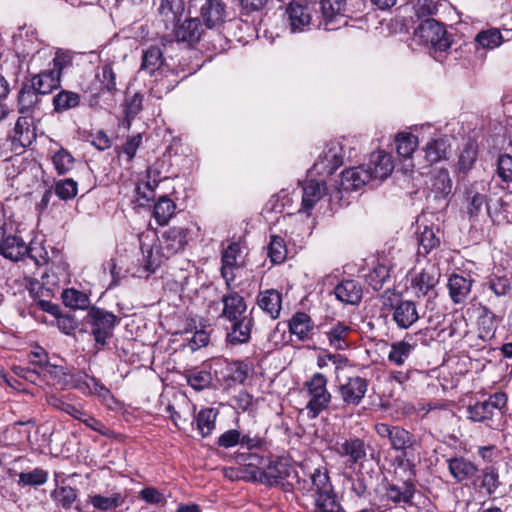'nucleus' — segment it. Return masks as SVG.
I'll return each instance as SVG.
<instances>
[{"mask_svg":"<svg viewBox=\"0 0 512 512\" xmlns=\"http://www.w3.org/2000/svg\"><path fill=\"white\" fill-rule=\"evenodd\" d=\"M249 466L256 468L254 477L260 483L267 486L280 487L284 492H292L295 484L298 489H306V481L301 482L297 469L292 460L285 456H272L270 452L267 455L248 456Z\"/></svg>","mask_w":512,"mask_h":512,"instance_id":"1","label":"nucleus"},{"mask_svg":"<svg viewBox=\"0 0 512 512\" xmlns=\"http://www.w3.org/2000/svg\"><path fill=\"white\" fill-rule=\"evenodd\" d=\"M374 431L380 439H387L390 448L397 454L393 465L410 476H416V465L420 460L421 440L417 436L399 425H390L379 422L374 425Z\"/></svg>","mask_w":512,"mask_h":512,"instance_id":"2","label":"nucleus"},{"mask_svg":"<svg viewBox=\"0 0 512 512\" xmlns=\"http://www.w3.org/2000/svg\"><path fill=\"white\" fill-rule=\"evenodd\" d=\"M192 225L193 223L190 221L185 225H174L163 231L156 256H154L152 248L144 256L145 270L153 273L161 265L162 258L169 259L171 256L184 251L191 239Z\"/></svg>","mask_w":512,"mask_h":512,"instance_id":"3","label":"nucleus"},{"mask_svg":"<svg viewBox=\"0 0 512 512\" xmlns=\"http://www.w3.org/2000/svg\"><path fill=\"white\" fill-rule=\"evenodd\" d=\"M121 318L111 311L92 305L83 318V327L93 337L98 349H103L114 336Z\"/></svg>","mask_w":512,"mask_h":512,"instance_id":"4","label":"nucleus"},{"mask_svg":"<svg viewBox=\"0 0 512 512\" xmlns=\"http://www.w3.org/2000/svg\"><path fill=\"white\" fill-rule=\"evenodd\" d=\"M508 396L503 391L495 392L483 401H476L467 406V418L481 423L490 429H496L507 410Z\"/></svg>","mask_w":512,"mask_h":512,"instance_id":"5","label":"nucleus"},{"mask_svg":"<svg viewBox=\"0 0 512 512\" xmlns=\"http://www.w3.org/2000/svg\"><path fill=\"white\" fill-rule=\"evenodd\" d=\"M364 0H321L320 11L326 24L345 18L343 24L348 25L349 20L359 23L367 22V14H363Z\"/></svg>","mask_w":512,"mask_h":512,"instance_id":"6","label":"nucleus"},{"mask_svg":"<svg viewBox=\"0 0 512 512\" xmlns=\"http://www.w3.org/2000/svg\"><path fill=\"white\" fill-rule=\"evenodd\" d=\"M383 310L400 330L411 328L420 319L416 302L405 299L401 293L388 296L383 302Z\"/></svg>","mask_w":512,"mask_h":512,"instance_id":"7","label":"nucleus"},{"mask_svg":"<svg viewBox=\"0 0 512 512\" xmlns=\"http://www.w3.org/2000/svg\"><path fill=\"white\" fill-rule=\"evenodd\" d=\"M328 378L320 373H314L304 384L309 396L306 410L309 418H317L323 411L328 409L332 395L327 389Z\"/></svg>","mask_w":512,"mask_h":512,"instance_id":"8","label":"nucleus"},{"mask_svg":"<svg viewBox=\"0 0 512 512\" xmlns=\"http://www.w3.org/2000/svg\"><path fill=\"white\" fill-rule=\"evenodd\" d=\"M487 189L484 182H474L465 190L466 212L469 219H477L482 213L483 208L486 209L488 216L494 224L508 222L506 216L500 215L497 211H493L488 203Z\"/></svg>","mask_w":512,"mask_h":512,"instance_id":"9","label":"nucleus"},{"mask_svg":"<svg viewBox=\"0 0 512 512\" xmlns=\"http://www.w3.org/2000/svg\"><path fill=\"white\" fill-rule=\"evenodd\" d=\"M414 34L436 52L447 51L453 43L452 35L447 32L446 27L434 18L423 19L415 28Z\"/></svg>","mask_w":512,"mask_h":512,"instance_id":"10","label":"nucleus"},{"mask_svg":"<svg viewBox=\"0 0 512 512\" xmlns=\"http://www.w3.org/2000/svg\"><path fill=\"white\" fill-rule=\"evenodd\" d=\"M465 312L470 318L475 319L479 337H482L484 341H491L495 337L499 319L492 309L474 297Z\"/></svg>","mask_w":512,"mask_h":512,"instance_id":"11","label":"nucleus"},{"mask_svg":"<svg viewBox=\"0 0 512 512\" xmlns=\"http://www.w3.org/2000/svg\"><path fill=\"white\" fill-rule=\"evenodd\" d=\"M337 455L344 460L347 469L362 468L367 460V444L363 438L349 436L337 441L334 447Z\"/></svg>","mask_w":512,"mask_h":512,"instance_id":"12","label":"nucleus"},{"mask_svg":"<svg viewBox=\"0 0 512 512\" xmlns=\"http://www.w3.org/2000/svg\"><path fill=\"white\" fill-rule=\"evenodd\" d=\"M369 380L359 375H352L336 386V393L342 401L343 408L359 406L368 391Z\"/></svg>","mask_w":512,"mask_h":512,"instance_id":"13","label":"nucleus"},{"mask_svg":"<svg viewBox=\"0 0 512 512\" xmlns=\"http://www.w3.org/2000/svg\"><path fill=\"white\" fill-rule=\"evenodd\" d=\"M413 477L414 476L409 475V478L404 480L402 485L386 481L384 484L385 492L379 496V503H375V505L379 508L387 507L390 503H393L395 506L402 504L411 506L416 492V486L412 479Z\"/></svg>","mask_w":512,"mask_h":512,"instance_id":"14","label":"nucleus"},{"mask_svg":"<svg viewBox=\"0 0 512 512\" xmlns=\"http://www.w3.org/2000/svg\"><path fill=\"white\" fill-rule=\"evenodd\" d=\"M4 241L0 245V255L13 262L24 260L26 257L32 259L35 264H39L41 260L34 255L35 246L31 242L29 245L25 243L23 238L17 235L10 228L5 235Z\"/></svg>","mask_w":512,"mask_h":512,"instance_id":"15","label":"nucleus"},{"mask_svg":"<svg viewBox=\"0 0 512 512\" xmlns=\"http://www.w3.org/2000/svg\"><path fill=\"white\" fill-rule=\"evenodd\" d=\"M319 330L325 335L329 346L336 351H344L350 348V335L353 329L349 323L326 318L318 325Z\"/></svg>","mask_w":512,"mask_h":512,"instance_id":"16","label":"nucleus"},{"mask_svg":"<svg viewBox=\"0 0 512 512\" xmlns=\"http://www.w3.org/2000/svg\"><path fill=\"white\" fill-rule=\"evenodd\" d=\"M253 311L254 308L245 316L224 322L228 324L225 326L227 346L236 347L250 342L252 329L255 326Z\"/></svg>","mask_w":512,"mask_h":512,"instance_id":"17","label":"nucleus"},{"mask_svg":"<svg viewBox=\"0 0 512 512\" xmlns=\"http://www.w3.org/2000/svg\"><path fill=\"white\" fill-rule=\"evenodd\" d=\"M242 246L239 241H231L221 251L220 275L225 285L234 284L236 280L235 271L244 265Z\"/></svg>","mask_w":512,"mask_h":512,"instance_id":"18","label":"nucleus"},{"mask_svg":"<svg viewBox=\"0 0 512 512\" xmlns=\"http://www.w3.org/2000/svg\"><path fill=\"white\" fill-rule=\"evenodd\" d=\"M225 290L220 299L222 310L218 318L226 322L247 315L248 304L246 299L240 292L235 290L234 284L225 285Z\"/></svg>","mask_w":512,"mask_h":512,"instance_id":"19","label":"nucleus"},{"mask_svg":"<svg viewBox=\"0 0 512 512\" xmlns=\"http://www.w3.org/2000/svg\"><path fill=\"white\" fill-rule=\"evenodd\" d=\"M474 283L475 279L470 272H452L446 284L451 302L454 305L466 304Z\"/></svg>","mask_w":512,"mask_h":512,"instance_id":"20","label":"nucleus"},{"mask_svg":"<svg viewBox=\"0 0 512 512\" xmlns=\"http://www.w3.org/2000/svg\"><path fill=\"white\" fill-rule=\"evenodd\" d=\"M439 279L440 272L434 266H430L423 268L412 277L411 287L418 298L426 296L435 298L438 295L436 286Z\"/></svg>","mask_w":512,"mask_h":512,"instance_id":"21","label":"nucleus"},{"mask_svg":"<svg viewBox=\"0 0 512 512\" xmlns=\"http://www.w3.org/2000/svg\"><path fill=\"white\" fill-rule=\"evenodd\" d=\"M227 16V4L222 0H205L200 7L199 18L206 29L220 30Z\"/></svg>","mask_w":512,"mask_h":512,"instance_id":"22","label":"nucleus"},{"mask_svg":"<svg viewBox=\"0 0 512 512\" xmlns=\"http://www.w3.org/2000/svg\"><path fill=\"white\" fill-rule=\"evenodd\" d=\"M204 27L199 17H189L184 21L178 22L173 27V33L177 42L185 43L189 47H195L205 33Z\"/></svg>","mask_w":512,"mask_h":512,"instance_id":"23","label":"nucleus"},{"mask_svg":"<svg viewBox=\"0 0 512 512\" xmlns=\"http://www.w3.org/2000/svg\"><path fill=\"white\" fill-rule=\"evenodd\" d=\"M343 149L338 143L328 145L313 165V170L320 176H330L343 165Z\"/></svg>","mask_w":512,"mask_h":512,"instance_id":"24","label":"nucleus"},{"mask_svg":"<svg viewBox=\"0 0 512 512\" xmlns=\"http://www.w3.org/2000/svg\"><path fill=\"white\" fill-rule=\"evenodd\" d=\"M471 486L476 492L492 497L502 486L499 468L496 465H486L474 476Z\"/></svg>","mask_w":512,"mask_h":512,"instance_id":"25","label":"nucleus"},{"mask_svg":"<svg viewBox=\"0 0 512 512\" xmlns=\"http://www.w3.org/2000/svg\"><path fill=\"white\" fill-rule=\"evenodd\" d=\"M16 147L22 154L25 152L37 137L36 126L32 115L22 114L15 122L14 128L9 132Z\"/></svg>","mask_w":512,"mask_h":512,"instance_id":"26","label":"nucleus"},{"mask_svg":"<svg viewBox=\"0 0 512 512\" xmlns=\"http://www.w3.org/2000/svg\"><path fill=\"white\" fill-rule=\"evenodd\" d=\"M151 76L154 77L151 90L158 98L172 91L186 77V75H181V71L171 68L169 64Z\"/></svg>","mask_w":512,"mask_h":512,"instance_id":"27","label":"nucleus"},{"mask_svg":"<svg viewBox=\"0 0 512 512\" xmlns=\"http://www.w3.org/2000/svg\"><path fill=\"white\" fill-rule=\"evenodd\" d=\"M240 448L245 449L246 452L239 453L237 459L249 466L248 456L251 454L255 455H267L268 454V441L267 438L259 433L247 431L243 433L241 431Z\"/></svg>","mask_w":512,"mask_h":512,"instance_id":"28","label":"nucleus"},{"mask_svg":"<svg viewBox=\"0 0 512 512\" xmlns=\"http://www.w3.org/2000/svg\"><path fill=\"white\" fill-rule=\"evenodd\" d=\"M450 475L457 483H470L479 472L478 465L465 456H454L446 460Z\"/></svg>","mask_w":512,"mask_h":512,"instance_id":"29","label":"nucleus"},{"mask_svg":"<svg viewBox=\"0 0 512 512\" xmlns=\"http://www.w3.org/2000/svg\"><path fill=\"white\" fill-rule=\"evenodd\" d=\"M24 79L17 93V111L20 114L32 115L35 111L41 109L42 96L36 92L35 88Z\"/></svg>","mask_w":512,"mask_h":512,"instance_id":"30","label":"nucleus"},{"mask_svg":"<svg viewBox=\"0 0 512 512\" xmlns=\"http://www.w3.org/2000/svg\"><path fill=\"white\" fill-rule=\"evenodd\" d=\"M23 79L29 84H33L32 86L41 96L49 95L61 86L58 72H53L51 69L28 74Z\"/></svg>","mask_w":512,"mask_h":512,"instance_id":"31","label":"nucleus"},{"mask_svg":"<svg viewBox=\"0 0 512 512\" xmlns=\"http://www.w3.org/2000/svg\"><path fill=\"white\" fill-rule=\"evenodd\" d=\"M416 347L417 342L414 337L410 334H406L403 339L390 344L387 360L389 363L401 367L405 365Z\"/></svg>","mask_w":512,"mask_h":512,"instance_id":"32","label":"nucleus"},{"mask_svg":"<svg viewBox=\"0 0 512 512\" xmlns=\"http://www.w3.org/2000/svg\"><path fill=\"white\" fill-rule=\"evenodd\" d=\"M314 327L313 319L304 311L295 312L288 320L289 333L296 336L297 340L301 342L312 338Z\"/></svg>","mask_w":512,"mask_h":512,"instance_id":"33","label":"nucleus"},{"mask_svg":"<svg viewBox=\"0 0 512 512\" xmlns=\"http://www.w3.org/2000/svg\"><path fill=\"white\" fill-rule=\"evenodd\" d=\"M166 45L151 44L147 48L142 50L141 66L140 70L145 71L149 75H152L160 68L168 65L164 58V49Z\"/></svg>","mask_w":512,"mask_h":512,"instance_id":"34","label":"nucleus"},{"mask_svg":"<svg viewBox=\"0 0 512 512\" xmlns=\"http://www.w3.org/2000/svg\"><path fill=\"white\" fill-rule=\"evenodd\" d=\"M96 79L100 83L99 91L93 94L90 99V106L98 103V98L101 95L109 94L114 95L117 89V75L111 63H105L101 66L100 71L96 74Z\"/></svg>","mask_w":512,"mask_h":512,"instance_id":"35","label":"nucleus"},{"mask_svg":"<svg viewBox=\"0 0 512 512\" xmlns=\"http://www.w3.org/2000/svg\"><path fill=\"white\" fill-rule=\"evenodd\" d=\"M282 301V293L276 289L260 291L256 298L258 307L273 320L280 317Z\"/></svg>","mask_w":512,"mask_h":512,"instance_id":"36","label":"nucleus"},{"mask_svg":"<svg viewBox=\"0 0 512 512\" xmlns=\"http://www.w3.org/2000/svg\"><path fill=\"white\" fill-rule=\"evenodd\" d=\"M325 190V181H306L303 185L301 208L298 210V212H305L310 215V212L325 194Z\"/></svg>","mask_w":512,"mask_h":512,"instance_id":"37","label":"nucleus"},{"mask_svg":"<svg viewBox=\"0 0 512 512\" xmlns=\"http://www.w3.org/2000/svg\"><path fill=\"white\" fill-rule=\"evenodd\" d=\"M334 294L344 304L358 305L362 300L363 290L357 280L345 279L335 286Z\"/></svg>","mask_w":512,"mask_h":512,"instance_id":"38","label":"nucleus"},{"mask_svg":"<svg viewBox=\"0 0 512 512\" xmlns=\"http://www.w3.org/2000/svg\"><path fill=\"white\" fill-rule=\"evenodd\" d=\"M350 483V494L352 497L367 500L371 496L374 477L372 473L364 472L359 468L354 475L347 478Z\"/></svg>","mask_w":512,"mask_h":512,"instance_id":"39","label":"nucleus"},{"mask_svg":"<svg viewBox=\"0 0 512 512\" xmlns=\"http://www.w3.org/2000/svg\"><path fill=\"white\" fill-rule=\"evenodd\" d=\"M157 11L166 28L170 25L174 27L183 17L185 2L184 0H160Z\"/></svg>","mask_w":512,"mask_h":512,"instance_id":"40","label":"nucleus"},{"mask_svg":"<svg viewBox=\"0 0 512 512\" xmlns=\"http://www.w3.org/2000/svg\"><path fill=\"white\" fill-rule=\"evenodd\" d=\"M373 179L371 172L363 167L350 168L341 173V187L345 191H354Z\"/></svg>","mask_w":512,"mask_h":512,"instance_id":"41","label":"nucleus"},{"mask_svg":"<svg viewBox=\"0 0 512 512\" xmlns=\"http://www.w3.org/2000/svg\"><path fill=\"white\" fill-rule=\"evenodd\" d=\"M450 148V141L446 137L431 139L424 148L426 162L429 165H433L442 160H446Z\"/></svg>","mask_w":512,"mask_h":512,"instance_id":"42","label":"nucleus"},{"mask_svg":"<svg viewBox=\"0 0 512 512\" xmlns=\"http://www.w3.org/2000/svg\"><path fill=\"white\" fill-rule=\"evenodd\" d=\"M249 373L248 365L237 360L227 363L221 370V377L227 386L243 384Z\"/></svg>","mask_w":512,"mask_h":512,"instance_id":"43","label":"nucleus"},{"mask_svg":"<svg viewBox=\"0 0 512 512\" xmlns=\"http://www.w3.org/2000/svg\"><path fill=\"white\" fill-rule=\"evenodd\" d=\"M394 164L392 156L384 151H378L376 155H372L368 166L373 179H385L393 171Z\"/></svg>","mask_w":512,"mask_h":512,"instance_id":"44","label":"nucleus"},{"mask_svg":"<svg viewBox=\"0 0 512 512\" xmlns=\"http://www.w3.org/2000/svg\"><path fill=\"white\" fill-rule=\"evenodd\" d=\"M98 379L90 376L83 371L70 372L67 381L64 382L65 388L76 389L85 396H92L94 386Z\"/></svg>","mask_w":512,"mask_h":512,"instance_id":"45","label":"nucleus"},{"mask_svg":"<svg viewBox=\"0 0 512 512\" xmlns=\"http://www.w3.org/2000/svg\"><path fill=\"white\" fill-rule=\"evenodd\" d=\"M316 512H340L342 506L334 488L312 494Z\"/></svg>","mask_w":512,"mask_h":512,"instance_id":"46","label":"nucleus"},{"mask_svg":"<svg viewBox=\"0 0 512 512\" xmlns=\"http://www.w3.org/2000/svg\"><path fill=\"white\" fill-rule=\"evenodd\" d=\"M219 410L213 407L202 408L195 416V422L199 434L205 438L212 434L216 427Z\"/></svg>","mask_w":512,"mask_h":512,"instance_id":"47","label":"nucleus"},{"mask_svg":"<svg viewBox=\"0 0 512 512\" xmlns=\"http://www.w3.org/2000/svg\"><path fill=\"white\" fill-rule=\"evenodd\" d=\"M81 103V97L78 93L66 89H61L52 98L53 112L62 114L68 110L77 108Z\"/></svg>","mask_w":512,"mask_h":512,"instance_id":"48","label":"nucleus"},{"mask_svg":"<svg viewBox=\"0 0 512 512\" xmlns=\"http://www.w3.org/2000/svg\"><path fill=\"white\" fill-rule=\"evenodd\" d=\"M438 233L439 229L435 231L432 227L424 226L418 236V256L426 257L440 246L441 239Z\"/></svg>","mask_w":512,"mask_h":512,"instance_id":"49","label":"nucleus"},{"mask_svg":"<svg viewBox=\"0 0 512 512\" xmlns=\"http://www.w3.org/2000/svg\"><path fill=\"white\" fill-rule=\"evenodd\" d=\"M478 158V144L476 140L469 139L460 152L457 169L460 173L467 174L472 170Z\"/></svg>","mask_w":512,"mask_h":512,"instance_id":"50","label":"nucleus"},{"mask_svg":"<svg viewBox=\"0 0 512 512\" xmlns=\"http://www.w3.org/2000/svg\"><path fill=\"white\" fill-rule=\"evenodd\" d=\"M176 204L167 195L160 196L153 207V217L160 226L166 225L175 214Z\"/></svg>","mask_w":512,"mask_h":512,"instance_id":"51","label":"nucleus"},{"mask_svg":"<svg viewBox=\"0 0 512 512\" xmlns=\"http://www.w3.org/2000/svg\"><path fill=\"white\" fill-rule=\"evenodd\" d=\"M184 377L190 387L196 391H202L209 388L213 377L211 371L205 368H193L184 373Z\"/></svg>","mask_w":512,"mask_h":512,"instance_id":"52","label":"nucleus"},{"mask_svg":"<svg viewBox=\"0 0 512 512\" xmlns=\"http://www.w3.org/2000/svg\"><path fill=\"white\" fill-rule=\"evenodd\" d=\"M452 180L445 168L438 170L432 177V192L436 199H445L452 192Z\"/></svg>","mask_w":512,"mask_h":512,"instance_id":"53","label":"nucleus"},{"mask_svg":"<svg viewBox=\"0 0 512 512\" xmlns=\"http://www.w3.org/2000/svg\"><path fill=\"white\" fill-rule=\"evenodd\" d=\"M485 286L498 298L509 297L512 292L511 280L506 275L491 274L487 277Z\"/></svg>","mask_w":512,"mask_h":512,"instance_id":"54","label":"nucleus"},{"mask_svg":"<svg viewBox=\"0 0 512 512\" xmlns=\"http://www.w3.org/2000/svg\"><path fill=\"white\" fill-rule=\"evenodd\" d=\"M126 497V495L120 492H115L109 497L95 494L90 496V503L97 510L109 511L122 506L126 501Z\"/></svg>","mask_w":512,"mask_h":512,"instance_id":"55","label":"nucleus"},{"mask_svg":"<svg viewBox=\"0 0 512 512\" xmlns=\"http://www.w3.org/2000/svg\"><path fill=\"white\" fill-rule=\"evenodd\" d=\"M286 12L289 16L293 29H300L310 23L311 17L308 6L295 1L289 3Z\"/></svg>","mask_w":512,"mask_h":512,"instance_id":"56","label":"nucleus"},{"mask_svg":"<svg viewBox=\"0 0 512 512\" xmlns=\"http://www.w3.org/2000/svg\"><path fill=\"white\" fill-rule=\"evenodd\" d=\"M22 154H13L4 160L5 162V174L10 180H14L19 176L23 175L27 168L31 165V161L27 158L21 157Z\"/></svg>","mask_w":512,"mask_h":512,"instance_id":"57","label":"nucleus"},{"mask_svg":"<svg viewBox=\"0 0 512 512\" xmlns=\"http://www.w3.org/2000/svg\"><path fill=\"white\" fill-rule=\"evenodd\" d=\"M267 256L272 264H282L287 258V246L283 237L272 234L267 247Z\"/></svg>","mask_w":512,"mask_h":512,"instance_id":"58","label":"nucleus"},{"mask_svg":"<svg viewBox=\"0 0 512 512\" xmlns=\"http://www.w3.org/2000/svg\"><path fill=\"white\" fill-rule=\"evenodd\" d=\"M310 481V487L306 490L312 494L328 489L331 490V488H334L331 482L329 471L325 466L315 468L310 474Z\"/></svg>","mask_w":512,"mask_h":512,"instance_id":"59","label":"nucleus"},{"mask_svg":"<svg viewBox=\"0 0 512 512\" xmlns=\"http://www.w3.org/2000/svg\"><path fill=\"white\" fill-rule=\"evenodd\" d=\"M496 175L502 183V188L512 189V156L502 153L497 158Z\"/></svg>","mask_w":512,"mask_h":512,"instance_id":"60","label":"nucleus"},{"mask_svg":"<svg viewBox=\"0 0 512 512\" xmlns=\"http://www.w3.org/2000/svg\"><path fill=\"white\" fill-rule=\"evenodd\" d=\"M62 300L65 306L72 309L88 310L91 307L88 295L74 288L65 289L62 292Z\"/></svg>","mask_w":512,"mask_h":512,"instance_id":"61","label":"nucleus"},{"mask_svg":"<svg viewBox=\"0 0 512 512\" xmlns=\"http://www.w3.org/2000/svg\"><path fill=\"white\" fill-rule=\"evenodd\" d=\"M47 404L52 408L62 411L74 419H81L84 415V410L82 407H78L70 402H68L64 397L58 396L56 394H51L46 398Z\"/></svg>","mask_w":512,"mask_h":512,"instance_id":"62","label":"nucleus"},{"mask_svg":"<svg viewBox=\"0 0 512 512\" xmlns=\"http://www.w3.org/2000/svg\"><path fill=\"white\" fill-rule=\"evenodd\" d=\"M390 278V268L385 264L378 263L366 275L367 284L374 290L379 291Z\"/></svg>","mask_w":512,"mask_h":512,"instance_id":"63","label":"nucleus"},{"mask_svg":"<svg viewBox=\"0 0 512 512\" xmlns=\"http://www.w3.org/2000/svg\"><path fill=\"white\" fill-rule=\"evenodd\" d=\"M396 152L400 157L409 158L418 146V138L412 133L402 132L395 138Z\"/></svg>","mask_w":512,"mask_h":512,"instance_id":"64","label":"nucleus"}]
</instances>
